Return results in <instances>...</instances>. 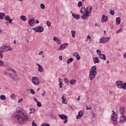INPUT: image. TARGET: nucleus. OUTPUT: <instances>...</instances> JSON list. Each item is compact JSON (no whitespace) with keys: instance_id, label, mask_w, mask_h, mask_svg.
Segmentation results:
<instances>
[{"instance_id":"nucleus-1","label":"nucleus","mask_w":126,"mask_h":126,"mask_svg":"<svg viewBox=\"0 0 126 126\" xmlns=\"http://www.w3.org/2000/svg\"><path fill=\"white\" fill-rule=\"evenodd\" d=\"M16 113L17 114H15L14 117L20 125H23L25 121H27L29 120V117L24 113L21 107H17Z\"/></svg>"},{"instance_id":"nucleus-2","label":"nucleus","mask_w":126,"mask_h":126,"mask_svg":"<svg viewBox=\"0 0 126 126\" xmlns=\"http://www.w3.org/2000/svg\"><path fill=\"white\" fill-rule=\"evenodd\" d=\"M96 75H97V67H96V65H94L92 66L90 70V75H89L90 80H94L95 77H96Z\"/></svg>"},{"instance_id":"nucleus-3","label":"nucleus","mask_w":126,"mask_h":126,"mask_svg":"<svg viewBox=\"0 0 126 126\" xmlns=\"http://www.w3.org/2000/svg\"><path fill=\"white\" fill-rule=\"evenodd\" d=\"M93 8H92V6H89L87 7L86 8V10L84 12V15L83 16H81V18L84 19V20H86L87 18H88V17L89 16V14H91L92 10Z\"/></svg>"},{"instance_id":"nucleus-4","label":"nucleus","mask_w":126,"mask_h":126,"mask_svg":"<svg viewBox=\"0 0 126 126\" xmlns=\"http://www.w3.org/2000/svg\"><path fill=\"white\" fill-rule=\"evenodd\" d=\"M112 113L111 117V121L114 125H117L118 124V115L116 114L114 111H113Z\"/></svg>"},{"instance_id":"nucleus-5","label":"nucleus","mask_w":126,"mask_h":126,"mask_svg":"<svg viewBox=\"0 0 126 126\" xmlns=\"http://www.w3.org/2000/svg\"><path fill=\"white\" fill-rule=\"evenodd\" d=\"M122 81H118L116 82V86L120 89H126V83H124Z\"/></svg>"},{"instance_id":"nucleus-6","label":"nucleus","mask_w":126,"mask_h":126,"mask_svg":"<svg viewBox=\"0 0 126 126\" xmlns=\"http://www.w3.org/2000/svg\"><path fill=\"white\" fill-rule=\"evenodd\" d=\"M13 48L10 46H5L0 47V52L2 53H4L5 52H8V51H12Z\"/></svg>"},{"instance_id":"nucleus-7","label":"nucleus","mask_w":126,"mask_h":126,"mask_svg":"<svg viewBox=\"0 0 126 126\" xmlns=\"http://www.w3.org/2000/svg\"><path fill=\"white\" fill-rule=\"evenodd\" d=\"M32 81L34 85H39L40 84V80L37 77H33Z\"/></svg>"},{"instance_id":"nucleus-8","label":"nucleus","mask_w":126,"mask_h":126,"mask_svg":"<svg viewBox=\"0 0 126 126\" xmlns=\"http://www.w3.org/2000/svg\"><path fill=\"white\" fill-rule=\"evenodd\" d=\"M58 116L60 117V119H62V120H65L63 121L64 124H66L67 123V116L66 115L59 114Z\"/></svg>"},{"instance_id":"nucleus-9","label":"nucleus","mask_w":126,"mask_h":126,"mask_svg":"<svg viewBox=\"0 0 126 126\" xmlns=\"http://www.w3.org/2000/svg\"><path fill=\"white\" fill-rule=\"evenodd\" d=\"M67 46H68V43H64L61 45L59 49V51H63V50H64V49H65V48H66Z\"/></svg>"},{"instance_id":"nucleus-10","label":"nucleus","mask_w":126,"mask_h":126,"mask_svg":"<svg viewBox=\"0 0 126 126\" xmlns=\"http://www.w3.org/2000/svg\"><path fill=\"white\" fill-rule=\"evenodd\" d=\"M83 111L81 110L78 112V115L76 116V119L77 120H79V119H81L82 118V116L84 115Z\"/></svg>"},{"instance_id":"nucleus-11","label":"nucleus","mask_w":126,"mask_h":126,"mask_svg":"<svg viewBox=\"0 0 126 126\" xmlns=\"http://www.w3.org/2000/svg\"><path fill=\"white\" fill-rule=\"evenodd\" d=\"M108 42V40H107V38L106 37H102L100 39V41L99 43H102V44H106Z\"/></svg>"},{"instance_id":"nucleus-12","label":"nucleus","mask_w":126,"mask_h":126,"mask_svg":"<svg viewBox=\"0 0 126 126\" xmlns=\"http://www.w3.org/2000/svg\"><path fill=\"white\" fill-rule=\"evenodd\" d=\"M29 25L32 27H33L35 25V20H34V18H32V19L29 20Z\"/></svg>"},{"instance_id":"nucleus-13","label":"nucleus","mask_w":126,"mask_h":126,"mask_svg":"<svg viewBox=\"0 0 126 126\" xmlns=\"http://www.w3.org/2000/svg\"><path fill=\"white\" fill-rule=\"evenodd\" d=\"M36 28H37L36 32H38L39 33H40V32H44V27L41 26H39Z\"/></svg>"},{"instance_id":"nucleus-14","label":"nucleus","mask_w":126,"mask_h":126,"mask_svg":"<svg viewBox=\"0 0 126 126\" xmlns=\"http://www.w3.org/2000/svg\"><path fill=\"white\" fill-rule=\"evenodd\" d=\"M36 65L38 66V71L39 72H43L44 71V68H43V66H42V65H40V64L36 63Z\"/></svg>"},{"instance_id":"nucleus-15","label":"nucleus","mask_w":126,"mask_h":126,"mask_svg":"<svg viewBox=\"0 0 126 126\" xmlns=\"http://www.w3.org/2000/svg\"><path fill=\"white\" fill-rule=\"evenodd\" d=\"M107 21H108V17L106 16L105 15H103L101 19V22L104 23Z\"/></svg>"},{"instance_id":"nucleus-16","label":"nucleus","mask_w":126,"mask_h":126,"mask_svg":"<svg viewBox=\"0 0 126 126\" xmlns=\"http://www.w3.org/2000/svg\"><path fill=\"white\" fill-rule=\"evenodd\" d=\"M120 122H122V123H125L126 121V117L125 116V115H121L120 116Z\"/></svg>"},{"instance_id":"nucleus-17","label":"nucleus","mask_w":126,"mask_h":126,"mask_svg":"<svg viewBox=\"0 0 126 126\" xmlns=\"http://www.w3.org/2000/svg\"><path fill=\"white\" fill-rule=\"evenodd\" d=\"M54 41L56 42L58 45H61V40L59 39L56 36L54 37L53 39Z\"/></svg>"},{"instance_id":"nucleus-18","label":"nucleus","mask_w":126,"mask_h":126,"mask_svg":"<svg viewBox=\"0 0 126 126\" xmlns=\"http://www.w3.org/2000/svg\"><path fill=\"white\" fill-rule=\"evenodd\" d=\"M126 111V108L125 107H121L120 110V113L121 116L125 115V111Z\"/></svg>"},{"instance_id":"nucleus-19","label":"nucleus","mask_w":126,"mask_h":126,"mask_svg":"<svg viewBox=\"0 0 126 126\" xmlns=\"http://www.w3.org/2000/svg\"><path fill=\"white\" fill-rule=\"evenodd\" d=\"M93 61L94 63H100V60H99L98 57H94L93 58Z\"/></svg>"},{"instance_id":"nucleus-20","label":"nucleus","mask_w":126,"mask_h":126,"mask_svg":"<svg viewBox=\"0 0 126 126\" xmlns=\"http://www.w3.org/2000/svg\"><path fill=\"white\" fill-rule=\"evenodd\" d=\"M72 15L75 19H79L80 18V15L77 14H74L73 12H71Z\"/></svg>"},{"instance_id":"nucleus-21","label":"nucleus","mask_w":126,"mask_h":126,"mask_svg":"<svg viewBox=\"0 0 126 126\" xmlns=\"http://www.w3.org/2000/svg\"><path fill=\"white\" fill-rule=\"evenodd\" d=\"M7 70L8 71H12V72H14V74H16V71L14 69H12L10 67H7Z\"/></svg>"},{"instance_id":"nucleus-22","label":"nucleus","mask_w":126,"mask_h":126,"mask_svg":"<svg viewBox=\"0 0 126 126\" xmlns=\"http://www.w3.org/2000/svg\"><path fill=\"white\" fill-rule=\"evenodd\" d=\"M116 24L117 25H120L121 24V18L120 17H117L116 19Z\"/></svg>"},{"instance_id":"nucleus-23","label":"nucleus","mask_w":126,"mask_h":126,"mask_svg":"<svg viewBox=\"0 0 126 126\" xmlns=\"http://www.w3.org/2000/svg\"><path fill=\"white\" fill-rule=\"evenodd\" d=\"M99 58H100L101 60H103V61H106V56L105 54H101L99 55Z\"/></svg>"},{"instance_id":"nucleus-24","label":"nucleus","mask_w":126,"mask_h":126,"mask_svg":"<svg viewBox=\"0 0 126 126\" xmlns=\"http://www.w3.org/2000/svg\"><path fill=\"white\" fill-rule=\"evenodd\" d=\"M20 19H21L23 21H26L27 20V18L26 16L22 15L20 17Z\"/></svg>"},{"instance_id":"nucleus-25","label":"nucleus","mask_w":126,"mask_h":126,"mask_svg":"<svg viewBox=\"0 0 126 126\" xmlns=\"http://www.w3.org/2000/svg\"><path fill=\"white\" fill-rule=\"evenodd\" d=\"M70 83L71 85H75L76 84V80L72 79L70 81Z\"/></svg>"},{"instance_id":"nucleus-26","label":"nucleus","mask_w":126,"mask_h":126,"mask_svg":"<svg viewBox=\"0 0 126 126\" xmlns=\"http://www.w3.org/2000/svg\"><path fill=\"white\" fill-rule=\"evenodd\" d=\"M4 16H5V14L4 13H0V19H3Z\"/></svg>"},{"instance_id":"nucleus-27","label":"nucleus","mask_w":126,"mask_h":126,"mask_svg":"<svg viewBox=\"0 0 126 126\" xmlns=\"http://www.w3.org/2000/svg\"><path fill=\"white\" fill-rule=\"evenodd\" d=\"M71 33L72 38H75V31L72 30L71 31Z\"/></svg>"},{"instance_id":"nucleus-28","label":"nucleus","mask_w":126,"mask_h":126,"mask_svg":"<svg viewBox=\"0 0 126 126\" xmlns=\"http://www.w3.org/2000/svg\"><path fill=\"white\" fill-rule=\"evenodd\" d=\"M73 62V58H70L67 60V63H72Z\"/></svg>"},{"instance_id":"nucleus-29","label":"nucleus","mask_w":126,"mask_h":126,"mask_svg":"<svg viewBox=\"0 0 126 126\" xmlns=\"http://www.w3.org/2000/svg\"><path fill=\"white\" fill-rule=\"evenodd\" d=\"M30 114H33L36 112V110L34 108H30Z\"/></svg>"},{"instance_id":"nucleus-30","label":"nucleus","mask_w":126,"mask_h":126,"mask_svg":"<svg viewBox=\"0 0 126 126\" xmlns=\"http://www.w3.org/2000/svg\"><path fill=\"white\" fill-rule=\"evenodd\" d=\"M0 99L3 101V100H6V97H5V95H1L0 96Z\"/></svg>"},{"instance_id":"nucleus-31","label":"nucleus","mask_w":126,"mask_h":126,"mask_svg":"<svg viewBox=\"0 0 126 126\" xmlns=\"http://www.w3.org/2000/svg\"><path fill=\"white\" fill-rule=\"evenodd\" d=\"M76 55V58L77 60V61H79L80 60V56H79V54H78L77 53H75Z\"/></svg>"},{"instance_id":"nucleus-32","label":"nucleus","mask_w":126,"mask_h":126,"mask_svg":"<svg viewBox=\"0 0 126 126\" xmlns=\"http://www.w3.org/2000/svg\"><path fill=\"white\" fill-rule=\"evenodd\" d=\"M62 102L63 104H66V100L64 99V95H63L62 97Z\"/></svg>"},{"instance_id":"nucleus-33","label":"nucleus","mask_w":126,"mask_h":126,"mask_svg":"<svg viewBox=\"0 0 126 126\" xmlns=\"http://www.w3.org/2000/svg\"><path fill=\"white\" fill-rule=\"evenodd\" d=\"M9 20H10V17H9V16H6L5 17V20H7V21H8Z\"/></svg>"},{"instance_id":"nucleus-34","label":"nucleus","mask_w":126,"mask_h":126,"mask_svg":"<svg viewBox=\"0 0 126 126\" xmlns=\"http://www.w3.org/2000/svg\"><path fill=\"white\" fill-rule=\"evenodd\" d=\"M78 6L79 7H81V6H82V2L79 1L78 3Z\"/></svg>"},{"instance_id":"nucleus-35","label":"nucleus","mask_w":126,"mask_h":126,"mask_svg":"<svg viewBox=\"0 0 126 126\" xmlns=\"http://www.w3.org/2000/svg\"><path fill=\"white\" fill-rule=\"evenodd\" d=\"M10 97L11 99H14V98H15V94H12Z\"/></svg>"},{"instance_id":"nucleus-36","label":"nucleus","mask_w":126,"mask_h":126,"mask_svg":"<svg viewBox=\"0 0 126 126\" xmlns=\"http://www.w3.org/2000/svg\"><path fill=\"white\" fill-rule=\"evenodd\" d=\"M40 8L41 9H45V5L44 4H40Z\"/></svg>"},{"instance_id":"nucleus-37","label":"nucleus","mask_w":126,"mask_h":126,"mask_svg":"<svg viewBox=\"0 0 126 126\" xmlns=\"http://www.w3.org/2000/svg\"><path fill=\"white\" fill-rule=\"evenodd\" d=\"M32 126H37V124L35 123V121L33 120L32 122Z\"/></svg>"},{"instance_id":"nucleus-38","label":"nucleus","mask_w":126,"mask_h":126,"mask_svg":"<svg viewBox=\"0 0 126 126\" xmlns=\"http://www.w3.org/2000/svg\"><path fill=\"white\" fill-rule=\"evenodd\" d=\"M41 126H50V124L47 123H43Z\"/></svg>"},{"instance_id":"nucleus-39","label":"nucleus","mask_w":126,"mask_h":126,"mask_svg":"<svg viewBox=\"0 0 126 126\" xmlns=\"http://www.w3.org/2000/svg\"><path fill=\"white\" fill-rule=\"evenodd\" d=\"M96 53H97V54H98L99 56H100V55H101V51H100V50H99V49H97V50H96Z\"/></svg>"},{"instance_id":"nucleus-40","label":"nucleus","mask_w":126,"mask_h":126,"mask_svg":"<svg viewBox=\"0 0 126 126\" xmlns=\"http://www.w3.org/2000/svg\"><path fill=\"white\" fill-rule=\"evenodd\" d=\"M37 107H42V104H41V102H37Z\"/></svg>"},{"instance_id":"nucleus-41","label":"nucleus","mask_w":126,"mask_h":126,"mask_svg":"<svg viewBox=\"0 0 126 126\" xmlns=\"http://www.w3.org/2000/svg\"><path fill=\"white\" fill-rule=\"evenodd\" d=\"M4 64V63H3V61L0 60V66H2Z\"/></svg>"},{"instance_id":"nucleus-42","label":"nucleus","mask_w":126,"mask_h":126,"mask_svg":"<svg viewBox=\"0 0 126 126\" xmlns=\"http://www.w3.org/2000/svg\"><path fill=\"white\" fill-rule=\"evenodd\" d=\"M31 93L33 94V95H35V91H34L33 89H31Z\"/></svg>"},{"instance_id":"nucleus-43","label":"nucleus","mask_w":126,"mask_h":126,"mask_svg":"<svg viewBox=\"0 0 126 126\" xmlns=\"http://www.w3.org/2000/svg\"><path fill=\"white\" fill-rule=\"evenodd\" d=\"M110 14H111V15H115V11L111 10L110 12Z\"/></svg>"},{"instance_id":"nucleus-44","label":"nucleus","mask_w":126,"mask_h":126,"mask_svg":"<svg viewBox=\"0 0 126 126\" xmlns=\"http://www.w3.org/2000/svg\"><path fill=\"white\" fill-rule=\"evenodd\" d=\"M64 81L65 83H66V84L68 83V80L66 78H65L64 79Z\"/></svg>"},{"instance_id":"nucleus-45","label":"nucleus","mask_w":126,"mask_h":126,"mask_svg":"<svg viewBox=\"0 0 126 126\" xmlns=\"http://www.w3.org/2000/svg\"><path fill=\"white\" fill-rule=\"evenodd\" d=\"M46 24H47V26H48V27H50V26H51V22H49V21H47V22H46Z\"/></svg>"},{"instance_id":"nucleus-46","label":"nucleus","mask_w":126,"mask_h":126,"mask_svg":"<svg viewBox=\"0 0 126 126\" xmlns=\"http://www.w3.org/2000/svg\"><path fill=\"white\" fill-rule=\"evenodd\" d=\"M121 32H122V29H120V30L117 31L116 33L119 34V33H121Z\"/></svg>"},{"instance_id":"nucleus-47","label":"nucleus","mask_w":126,"mask_h":126,"mask_svg":"<svg viewBox=\"0 0 126 126\" xmlns=\"http://www.w3.org/2000/svg\"><path fill=\"white\" fill-rule=\"evenodd\" d=\"M60 88H63V82H60L59 83Z\"/></svg>"},{"instance_id":"nucleus-48","label":"nucleus","mask_w":126,"mask_h":126,"mask_svg":"<svg viewBox=\"0 0 126 126\" xmlns=\"http://www.w3.org/2000/svg\"><path fill=\"white\" fill-rule=\"evenodd\" d=\"M10 24H13V23H12V19H10L8 21Z\"/></svg>"},{"instance_id":"nucleus-49","label":"nucleus","mask_w":126,"mask_h":126,"mask_svg":"<svg viewBox=\"0 0 126 126\" xmlns=\"http://www.w3.org/2000/svg\"><path fill=\"white\" fill-rule=\"evenodd\" d=\"M82 9H83V8H82V7L81 8V10H80V12H81V13H83V15H84V12H83Z\"/></svg>"},{"instance_id":"nucleus-50","label":"nucleus","mask_w":126,"mask_h":126,"mask_svg":"<svg viewBox=\"0 0 126 126\" xmlns=\"http://www.w3.org/2000/svg\"><path fill=\"white\" fill-rule=\"evenodd\" d=\"M87 39V40H89V39L90 40H91V36H90V35H88Z\"/></svg>"},{"instance_id":"nucleus-51","label":"nucleus","mask_w":126,"mask_h":126,"mask_svg":"<svg viewBox=\"0 0 126 126\" xmlns=\"http://www.w3.org/2000/svg\"><path fill=\"white\" fill-rule=\"evenodd\" d=\"M32 29V30H34V31H35V32H37V27L33 28Z\"/></svg>"},{"instance_id":"nucleus-52","label":"nucleus","mask_w":126,"mask_h":126,"mask_svg":"<svg viewBox=\"0 0 126 126\" xmlns=\"http://www.w3.org/2000/svg\"><path fill=\"white\" fill-rule=\"evenodd\" d=\"M33 99H34V101L36 102V103H38V100L37 99V98H36V97H34Z\"/></svg>"},{"instance_id":"nucleus-53","label":"nucleus","mask_w":126,"mask_h":126,"mask_svg":"<svg viewBox=\"0 0 126 126\" xmlns=\"http://www.w3.org/2000/svg\"><path fill=\"white\" fill-rule=\"evenodd\" d=\"M1 53H2V52L0 51V56L1 59H2V58H3V57L2 56V54H1Z\"/></svg>"},{"instance_id":"nucleus-54","label":"nucleus","mask_w":126,"mask_h":126,"mask_svg":"<svg viewBox=\"0 0 126 126\" xmlns=\"http://www.w3.org/2000/svg\"><path fill=\"white\" fill-rule=\"evenodd\" d=\"M86 110H91V107L88 108V106H86Z\"/></svg>"},{"instance_id":"nucleus-55","label":"nucleus","mask_w":126,"mask_h":126,"mask_svg":"<svg viewBox=\"0 0 126 126\" xmlns=\"http://www.w3.org/2000/svg\"><path fill=\"white\" fill-rule=\"evenodd\" d=\"M22 101H23V99H19L18 101V103H21V102H22Z\"/></svg>"},{"instance_id":"nucleus-56","label":"nucleus","mask_w":126,"mask_h":126,"mask_svg":"<svg viewBox=\"0 0 126 126\" xmlns=\"http://www.w3.org/2000/svg\"><path fill=\"white\" fill-rule=\"evenodd\" d=\"M94 111L96 114H98V112H99V110H95Z\"/></svg>"},{"instance_id":"nucleus-57","label":"nucleus","mask_w":126,"mask_h":126,"mask_svg":"<svg viewBox=\"0 0 126 126\" xmlns=\"http://www.w3.org/2000/svg\"><path fill=\"white\" fill-rule=\"evenodd\" d=\"M59 59H60V60L61 61H62V60H63V56H60L59 57Z\"/></svg>"},{"instance_id":"nucleus-58","label":"nucleus","mask_w":126,"mask_h":126,"mask_svg":"<svg viewBox=\"0 0 126 126\" xmlns=\"http://www.w3.org/2000/svg\"><path fill=\"white\" fill-rule=\"evenodd\" d=\"M45 94H46V92L45 91H44L43 94H42V95L43 96V97H44Z\"/></svg>"},{"instance_id":"nucleus-59","label":"nucleus","mask_w":126,"mask_h":126,"mask_svg":"<svg viewBox=\"0 0 126 126\" xmlns=\"http://www.w3.org/2000/svg\"><path fill=\"white\" fill-rule=\"evenodd\" d=\"M43 53V51H40V52L39 53V55H42Z\"/></svg>"},{"instance_id":"nucleus-60","label":"nucleus","mask_w":126,"mask_h":126,"mask_svg":"<svg viewBox=\"0 0 126 126\" xmlns=\"http://www.w3.org/2000/svg\"><path fill=\"white\" fill-rule=\"evenodd\" d=\"M124 59H126V53H125L124 54Z\"/></svg>"},{"instance_id":"nucleus-61","label":"nucleus","mask_w":126,"mask_h":126,"mask_svg":"<svg viewBox=\"0 0 126 126\" xmlns=\"http://www.w3.org/2000/svg\"><path fill=\"white\" fill-rule=\"evenodd\" d=\"M110 38H111V37H106L107 42H108V41H109V40H110Z\"/></svg>"},{"instance_id":"nucleus-62","label":"nucleus","mask_w":126,"mask_h":126,"mask_svg":"<svg viewBox=\"0 0 126 126\" xmlns=\"http://www.w3.org/2000/svg\"><path fill=\"white\" fill-rule=\"evenodd\" d=\"M77 100L78 101H80V96H78V98H77Z\"/></svg>"},{"instance_id":"nucleus-63","label":"nucleus","mask_w":126,"mask_h":126,"mask_svg":"<svg viewBox=\"0 0 126 126\" xmlns=\"http://www.w3.org/2000/svg\"><path fill=\"white\" fill-rule=\"evenodd\" d=\"M8 73H8V72H5V73H4V74H5V75H8Z\"/></svg>"},{"instance_id":"nucleus-64","label":"nucleus","mask_w":126,"mask_h":126,"mask_svg":"<svg viewBox=\"0 0 126 126\" xmlns=\"http://www.w3.org/2000/svg\"><path fill=\"white\" fill-rule=\"evenodd\" d=\"M11 76V78H13V79H15V78H14V76H13V75H12Z\"/></svg>"}]
</instances>
